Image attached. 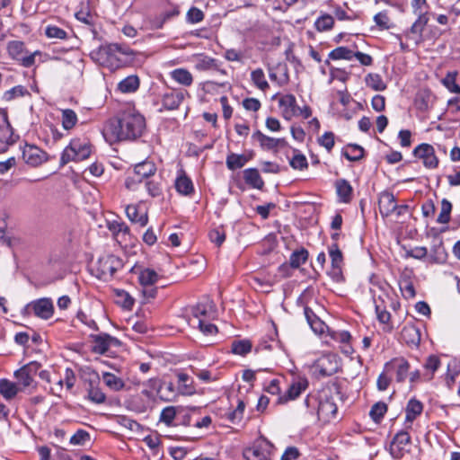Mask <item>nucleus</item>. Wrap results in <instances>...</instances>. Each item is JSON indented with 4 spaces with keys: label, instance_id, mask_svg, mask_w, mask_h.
Returning <instances> with one entry per match:
<instances>
[{
    "label": "nucleus",
    "instance_id": "7c9ffc66",
    "mask_svg": "<svg viewBox=\"0 0 460 460\" xmlns=\"http://www.w3.org/2000/svg\"><path fill=\"white\" fill-rule=\"evenodd\" d=\"M447 259V252L440 241L431 247L429 260L431 263L443 264Z\"/></svg>",
    "mask_w": 460,
    "mask_h": 460
},
{
    "label": "nucleus",
    "instance_id": "9d476101",
    "mask_svg": "<svg viewBox=\"0 0 460 460\" xmlns=\"http://www.w3.org/2000/svg\"><path fill=\"white\" fill-rule=\"evenodd\" d=\"M413 155L421 159L425 167L429 169L437 168L438 159L435 155L434 147L426 143H422L413 149Z\"/></svg>",
    "mask_w": 460,
    "mask_h": 460
},
{
    "label": "nucleus",
    "instance_id": "473e14b6",
    "mask_svg": "<svg viewBox=\"0 0 460 460\" xmlns=\"http://www.w3.org/2000/svg\"><path fill=\"white\" fill-rule=\"evenodd\" d=\"M126 214L128 218L133 222L139 224L140 226H145L148 222V217L146 213H143L141 215L138 214V208L135 205H128L126 208Z\"/></svg>",
    "mask_w": 460,
    "mask_h": 460
},
{
    "label": "nucleus",
    "instance_id": "4468645a",
    "mask_svg": "<svg viewBox=\"0 0 460 460\" xmlns=\"http://www.w3.org/2000/svg\"><path fill=\"white\" fill-rule=\"evenodd\" d=\"M22 158L28 164L37 166L47 160V154L36 146L25 145Z\"/></svg>",
    "mask_w": 460,
    "mask_h": 460
},
{
    "label": "nucleus",
    "instance_id": "cd10ccee",
    "mask_svg": "<svg viewBox=\"0 0 460 460\" xmlns=\"http://www.w3.org/2000/svg\"><path fill=\"white\" fill-rule=\"evenodd\" d=\"M144 388L141 393L149 400H155L158 396L161 388V380L157 377L150 378L143 384Z\"/></svg>",
    "mask_w": 460,
    "mask_h": 460
},
{
    "label": "nucleus",
    "instance_id": "bf43d9fd",
    "mask_svg": "<svg viewBox=\"0 0 460 460\" xmlns=\"http://www.w3.org/2000/svg\"><path fill=\"white\" fill-rule=\"evenodd\" d=\"M440 366V360L437 356H429L426 363L424 364V367L427 371H429L430 373L428 375L427 379L430 380L433 378L434 373L438 370V368Z\"/></svg>",
    "mask_w": 460,
    "mask_h": 460
},
{
    "label": "nucleus",
    "instance_id": "20e7f679",
    "mask_svg": "<svg viewBox=\"0 0 460 460\" xmlns=\"http://www.w3.org/2000/svg\"><path fill=\"white\" fill-rule=\"evenodd\" d=\"M274 449V445L261 436L243 449V456L246 460H272Z\"/></svg>",
    "mask_w": 460,
    "mask_h": 460
},
{
    "label": "nucleus",
    "instance_id": "774afa93",
    "mask_svg": "<svg viewBox=\"0 0 460 460\" xmlns=\"http://www.w3.org/2000/svg\"><path fill=\"white\" fill-rule=\"evenodd\" d=\"M15 377L18 380V383L22 385L23 387L30 386L33 382V377L30 376L24 369L22 367L15 371L14 373Z\"/></svg>",
    "mask_w": 460,
    "mask_h": 460
},
{
    "label": "nucleus",
    "instance_id": "412c9836",
    "mask_svg": "<svg viewBox=\"0 0 460 460\" xmlns=\"http://www.w3.org/2000/svg\"><path fill=\"white\" fill-rule=\"evenodd\" d=\"M401 339L410 347H418L420 342V332L414 324H406L402 329Z\"/></svg>",
    "mask_w": 460,
    "mask_h": 460
},
{
    "label": "nucleus",
    "instance_id": "69168bd1",
    "mask_svg": "<svg viewBox=\"0 0 460 460\" xmlns=\"http://www.w3.org/2000/svg\"><path fill=\"white\" fill-rule=\"evenodd\" d=\"M176 415V410L173 406L164 408L160 415V421L171 426Z\"/></svg>",
    "mask_w": 460,
    "mask_h": 460
},
{
    "label": "nucleus",
    "instance_id": "0e129e2a",
    "mask_svg": "<svg viewBox=\"0 0 460 460\" xmlns=\"http://www.w3.org/2000/svg\"><path fill=\"white\" fill-rule=\"evenodd\" d=\"M428 256V249L424 246H417L412 249L407 250L405 258H413L422 260Z\"/></svg>",
    "mask_w": 460,
    "mask_h": 460
},
{
    "label": "nucleus",
    "instance_id": "6e6d98bb",
    "mask_svg": "<svg viewBox=\"0 0 460 460\" xmlns=\"http://www.w3.org/2000/svg\"><path fill=\"white\" fill-rule=\"evenodd\" d=\"M107 228L113 234V235H118L119 234H128L129 228L123 222L119 220H112L107 222Z\"/></svg>",
    "mask_w": 460,
    "mask_h": 460
},
{
    "label": "nucleus",
    "instance_id": "6ab92c4d",
    "mask_svg": "<svg viewBox=\"0 0 460 460\" xmlns=\"http://www.w3.org/2000/svg\"><path fill=\"white\" fill-rule=\"evenodd\" d=\"M380 214L383 217H387L394 214L396 208V199L392 192L384 191L380 194L378 199Z\"/></svg>",
    "mask_w": 460,
    "mask_h": 460
},
{
    "label": "nucleus",
    "instance_id": "5fc2aeb1",
    "mask_svg": "<svg viewBox=\"0 0 460 460\" xmlns=\"http://www.w3.org/2000/svg\"><path fill=\"white\" fill-rule=\"evenodd\" d=\"M252 349V343L248 340L234 341L232 343V352L236 355L244 356Z\"/></svg>",
    "mask_w": 460,
    "mask_h": 460
},
{
    "label": "nucleus",
    "instance_id": "37998d69",
    "mask_svg": "<svg viewBox=\"0 0 460 460\" xmlns=\"http://www.w3.org/2000/svg\"><path fill=\"white\" fill-rule=\"evenodd\" d=\"M328 58L332 60H351L353 58V51L347 47H338L329 53Z\"/></svg>",
    "mask_w": 460,
    "mask_h": 460
},
{
    "label": "nucleus",
    "instance_id": "f257e3e1",
    "mask_svg": "<svg viewBox=\"0 0 460 460\" xmlns=\"http://www.w3.org/2000/svg\"><path fill=\"white\" fill-rule=\"evenodd\" d=\"M145 128L144 116L134 108H128L109 122L105 128V137L111 142L136 140L142 136Z\"/></svg>",
    "mask_w": 460,
    "mask_h": 460
},
{
    "label": "nucleus",
    "instance_id": "bb28decb",
    "mask_svg": "<svg viewBox=\"0 0 460 460\" xmlns=\"http://www.w3.org/2000/svg\"><path fill=\"white\" fill-rule=\"evenodd\" d=\"M140 81L137 75H131L118 84V90L122 93H135L139 88Z\"/></svg>",
    "mask_w": 460,
    "mask_h": 460
},
{
    "label": "nucleus",
    "instance_id": "c85d7f7f",
    "mask_svg": "<svg viewBox=\"0 0 460 460\" xmlns=\"http://www.w3.org/2000/svg\"><path fill=\"white\" fill-rule=\"evenodd\" d=\"M423 411V404L416 399H411L405 409V421L412 423V421L421 414Z\"/></svg>",
    "mask_w": 460,
    "mask_h": 460
},
{
    "label": "nucleus",
    "instance_id": "2f4dec72",
    "mask_svg": "<svg viewBox=\"0 0 460 460\" xmlns=\"http://www.w3.org/2000/svg\"><path fill=\"white\" fill-rule=\"evenodd\" d=\"M171 77L183 86H190L193 83L191 73L185 68H176L170 73Z\"/></svg>",
    "mask_w": 460,
    "mask_h": 460
},
{
    "label": "nucleus",
    "instance_id": "4be33fe9",
    "mask_svg": "<svg viewBox=\"0 0 460 460\" xmlns=\"http://www.w3.org/2000/svg\"><path fill=\"white\" fill-rule=\"evenodd\" d=\"M156 172L155 164L151 161H144L135 165L134 173L138 178V181L150 179Z\"/></svg>",
    "mask_w": 460,
    "mask_h": 460
},
{
    "label": "nucleus",
    "instance_id": "58836bf2",
    "mask_svg": "<svg viewBox=\"0 0 460 460\" xmlns=\"http://www.w3.org/2000/svg\"><path fill=\"white\" fill-rule=\"evenodd\" d=\"M251 80L258 89L263 92L270 88L269 83L267 82L264 72L261 68H257L252 71Z\"/></svg>",
    "mask_w": 460,
    "mask_h": 460
},
{
    "label": "nucleus",
    "instance_id": "9b49d317",
    "mask_svg": "<svg viewBox=\"0 0 460 460\" xmlns=\"http://www.w3.org/2000/svg\"><path fill=\"white\" fill-rule=\"evenodd\" d=\"M386 372H395L396 381L402 383L409 376L411 369L410 363L402 357L394 358L385 365Z\"/></svg>",
    "mask_w": 460,
    "mask_h": 460
},
{
    "label": "nucleus",
    "instance_id": "13d9d810",
    "mask_svg": "<svg viewBox=\"0 0 460 460\" xmlns=\"http://www.w3.org/2000/svg\"><path fill=\"white\" fill-rule=\"evenodd\" d=\"M399 285H400V289L402 291V294L406 299H411V298L415 297V296H416L415 288H414L412 282L410 279H402L400 281Z\"/></svg>",
    "mask_w": 460,
    "mask_h": 460
},
{
    "label": "nucleus",
    "instance_id": "dca6fc26",
    "mask_svg": "<svg viewBox=\"0 0 460 460\" xmlns=\"http://www.w3.org/2000/svg\"><path fill=\"white\" fill-rule=\"evenodd\" d=\"M252 138L259 142L260 146L264 150H273L279 146L284 147L288 144L285 138L271 137L264 135L260 130L253 132Z\"/></svg>",
    "mask_w": 460,
    "mask_h": 460
},
{
    "label": "nucleus",
    "instance_id": "338daca9",
    "mask_svg": "<svg viewBox=\"0 0 460 460\" xmlns=\"http://www.w3.org/2000/svg\"><path fill=\"white\" fill-rule=\"evenodd\" d=\"M90 440V434L84 430H77L70 438V443L73 445H84L86 442Z\"/></svg>",
    "mask_w": 460,
    "mask_h": 460
},
{
    "label": "nucleus",
    "instance_id": "7ed1b4c3",
    "mask_svg": "<svg viewBox=\"0 0 460 460\" xmlns=\"http://www.w3.org/2000/svg\"><path fill=\"white\" fill-rule=\"evenodd\" d=\"M92 153V146L86 138H73L64 149L60 164L65 165L69 162H79L87 159Z\"/></svg>",
    "mask_w": 460,
    "mask_h": 460
},
{
    "label": "nucleus",
    "instance_id": "4d7b16f0",
    "mask_svg": "<svg viewBox=\"0 0 460 460\" xmlns=\"http://www.w3.org/2000/svg\"><path fill=\"white\" fill-rule=\"evenodd\" d=\"M88 398L95 403H102L106 400L105 394L99 387L95 386L93 382L90 383L88 389Z\"/></svg>",
    "mask_w": 460,
    "mask_h": 460
},
{
    "label": "nucleus",
    "instance_id": "a19ab883",
    "mask_svg": "<svg viewBox=\"0 0 460 460\" xmlns=\"http://www.w3.org/2000/svg\"><path fill=\"white\" fill-rule=\"evenodd\" d=\"M365 82L367 87L375 91H384L386 88L381 75L378 74L369 73L366 75Z\"/></svg>",
    "mask_w": 460,
    "mask_h": 460
},
{
    "label": "nucleus",
    "instance_id": "aec40b11",
    "mask_svg": "<svg viewBox=\"0 0 460 460\" xmlns=\"http://www.w3.org/2000/svg\"><path fill=\"white\" fill-rule=\"evenodd\" d=\"M31 306L35 315L38 317L42 319H49L53 315V304L52 301L49 298L39 299L33 302Z\"/></svg>",
    "mask_w": 460,
    "mask_h": 460
},
{
    "label": "nucleus",
    "instance_id": "a878e982",
    "mask_svg": "<svg viewBox=\"0 0 460 460\" xmlns=\"http://www.w3.org/2000/svg\"><path fill=\"white\" fill-rule=\"evenodd\" d=\"M252 157V155H238L234 153H230L226 156V167L231 170L234 171L236 169H240L245 165V164L250 161Z\"/></svg>",
    "mask_w": 460,
    "mask_h": 460
},
{
    "label": "nucleus",
    "instance_id": "ea45409f",
    "mask_svg": "<svg viewBox=\"0 0 460 460\" xmlns=\"http://www.w3.org/2000/svg\"><path fill=\"white\" fill-rule=\"evenodd\" d=\"M18 393L17 385L7 380L2 379L0 381V394L7 400L13 399Z\"/></svg>",
    "mask_w": 460,
    "mask_h": 460
},
{
    "label": "nucleus",
    "instance_id": "e433bc0d",
    "mask_svg": "<svg viewBox=\"0 0 460 460\" xmlns=\"http://www.w3.org/2000/svg\"><path fill=\"white\" fill-rule=\"evenodd\" d=\"M193 328H199V331L207 336L215 335L217 332V327L210 323H207L204 319L196 320L192 319L190 325Z\"/></svg>",
    "mask_w": 460,
    "mask_h": 460
},
{
    "label": "nucleus",
    "instance_id": "393cba45",
    "mask_svg": "<svg viewBox=\"0 0 460 460\" xmlns=\"http://www.w3.org/2000/svg\"><path fill=\"white\" fill-rule=\"evenodd\" d=\"M243 179L248 185L254 189L262 190L264 187V181L256 168H248L244 170Z\"/></svg>",
    "mask_w": 460,
    "mask_h": 460
},
{
    "label": "nucleus",
    "instance_id": "423d86ee",
    "mask_svg": "<svg viewBox=\"0 0 460 460\" xmlns=\"http://www.w3.org/2000/svg\"><path fill=\"white\" fill-rule=\"evenodd\" d=\"M122 266V261L117 256L111 254L102 256L96 264L97 278L108 281Z\"/></svg>",
    "mask_w": 460,
    "mask_h": 460
},
{
    "label": "nucleus",
    "instance_id": "3c124183",
    "mask_svg": "<svg viewBox=\"0 0 460 460\" xmlns=\"http://www.w3.org/2000/svg\"><path fill=\"white\" fill-rule=\"evenodd\" d=\"M332 261V267L341 266L343 263V255L337 243H332L328 248Z\"/></svg>",
    "mask_w": 460,
    "mask_h": 460
},
{
    "label": "nucleus",
    "instance_id": "f704fd0d",
    "mask_svg": "<svg viewBox=\"0 0 460 460\" xmlns=\"http://www.w3.org/2000/svg\"><path fill=\"white\" fill-rule=\"evenodd\" d=\"M138 279L143 287H151L158 281L159 276L154 270L146 268L140 271Z\"/></svg>",
    "mask_w": 460,
    "mask_h": 460
},
{
    "label": "nucleus",
    "instance_id": "0eeeda50",
    "mask_svg": "<svg viewBox=\"0 0 460 460\" xmlns=\"http://www.w3.org/2000/svg\"><path fill=\"white\" fill-rule=\"evenodd\" d=\"M90 339L93 343L92 351L95 354L104 355L111 348L120 345V341L117 338L105 332L91 334Z\"/></svg>",
    "mask_w": 460,
    "mask_h": 460
},
{
    "label": "nucleus",
    "instance_id": "2eb2a0df",
    "mask_svg": "<svg viewBox=\"0 0 460 460\" xmlns=\"http://www.w3.org/2000/svg\"><path fill=\"white\" fill-rule=\"evenodd\" d=\"M279 106L285 119L290 120L293 117H296L298 106L293 94L281 95L279 99Z\"/></svg>",
    "mask_w": 460,
    "mask_h": 460
},
{
    "label": "nucleus",
    "instance_id": "ddd939ff",
    "mask_svg": "<svg viewBox=\"0 0 460 460\" xmlns=\"http://www.w3.org/2000/svg\"><path fill=\"white\" fill-rule=\"evenodd\" d=\"M337 410V405L331 397L327 395L324 397L321 396L317 409L319 420L329 421L332 418L335 417Z\"/></svg>",
    "mask_w": 460,
    "mask_h": 460
},
{
    "label": "nucleus",
    "instance_id": "79ce46f5",
    "mask_svg": "<svg viewBox=\"0 0 460 460\" xmlns=\"http://www.w3.org/2000/svg\"><path fill=\"white\" fill-rule=\"evenodd\" d=\"M158 397L164 402H171L175 399L176 392L172 383H163L161 381V388Z\"/></svg>",
    "mask_w": 460,
    "mask_h": 460
},
{
    "label": "nucleus",
    "instance_id": "b1692460",
    "mask_svg": "<svg viewBox=\"0 0 460 460\" xmlns=\"http://www.w3.org/2000/svg\"><path fill=\"white\" fill-rule=\"evenodd\" d=\"M195 68L199 71H207L214 69L219 71L223 75L226 74V70L219 68L217 59L204 55L199 56L195 63Z\"/></svg>",
    "mask_w": 460,
    "mask_h": 460
},
{
    "label": "nucleus",
    "instance_id": "72a5a7b5",
    "mask_svg": "<svg viewBox=\"0 0 460 460\" xmlns=\"http://www.w3.org/2000/svg\"><path fill=\"white\" fill-rule=\"evenodd\" d=\"M146 189L148 194L153 198L163 196V181L161 177L147 179L146 181Z\"/></svg>",
    "mask_w": 460,
    "mask_h": 460
},
{
    "label": "nucleus",
    "instance_id": "603ef678",
    "mask_svg": "<svg viewBox=\"0 0 460 460\" xmlns=\"http://www.w3.org/2000/svg\"><path fill=\"white\" fill-rule=\"evenodd\" d=\"M452 211V204L447 199H443L441 201L440 213L437 218V222L439 224H447L450 220V214Z\"/></svg>",
    "mask_w": 460,
    "mask_h": 460
},
{
    "label": "nucleus",
    "instance_id": "4c0bfd02",
    "mask_svg": "<svg viewBox=\"0 0 460 460\" xmlns=\"http://www.w3.org/2000/svg\"><path fill=\"white\" fill-rule=\"evenodd\" d=\"M308 251L305 248L294 251L289 257V264L292 268L297 269L305 263L308 259Z\"/></svg>",
    "mask_w": 460,
    "mask_h": 460
},
{
    "label": "nucleus",
    "instance_id": "6e6552de",
    "mask_svg": "<svg viewBox=\"0 0 460 460\" xmlns=\"http://www.w3.org/2000/svg\"><path fill=\"white\" fill-rule=\"evenodd\" d=\"M15 141L13 128L8 121L7 112L0 109V153L5 152Z\"/></svg>",
    "mask_w": 460,
    "mask_h": 460
},
{
    "label": "nucleus",
    "instance_id": "052dcab7",
    "mask_svg": "<svg viewBox=\"0 0 460 460\" xmlns=\"http://www.w3.org/2000/svg\"><path fill=\"white\" fill-rule=\"evenodd\" d=\"M45 34L48 38L65 40L67 37V33L65 30L55 26L48 25L45 30Z\"/></svg>",
    "mask_w": 460,
    "mask_h": 460
},
{
    "label": "nucleus",
    "instance_id": "39448f33",
    "mask_svg": "<svg viewBox=\"0 0 460 460\" xmlns=\"http://www.w3.org/2000/svg\"><path fill=\"white\" fill-rule=\"evenodd\" d=\"M6 49L8 55L24 67L32 66L35 64V58L41 55V52L39 50L33 53H28L25 49L24 43L20 40L9 41Z\"/></svg>",
    "mask_w": 460,
    "mask_h": 460
},
{
    "label": "nucleus",
    "instance_id": "c756f323",
    "mask_svg": "<svg viewBox=\"0 0 460 460\" xmlns=\"http://www.w3.org/2000/svg\"><path fill=\"white\" fill-rule=\"evenodd\" d=\"M336 190L340 200L343 203H349L352 198V187L349 182L344 179L336 181Z\"/></svg>",
    "mask_w": 460,
    "mask_h": 460
},
{
    "label": "nucleus",
    "instance_id": "5701e85b",
    "mask_svg": "<svg viewBox=\"0 0 460 460\" xmlns=\"http://www.w3.org/2000/svg\"><path fill=\"white\" fill-rule=\"evenodd\" d=\"M176 190L185 196L191 195L194 192V186L190 178L183 171H181L175 180Z\"/></svg>",
    "mask_w": 460,
    "mask_h": 460
},
{
    "label": "nucleus",
    "instance_id": "c03bdc74",
    "mask_svg": "<svg viewBox=\"0 0 460 460\" xmlns=\"http://www.w3.org/2000/svg\"><path fill=\"white\" fill-rule=\"evenodd\" d=\"M102 380L105 385L113 391H119L124 387V382L121 378L118 377L111 373H104L102 375Z\"/></svg>",
    "mask_w": 460,
    "mask_h": 460
},
{
    "label": "nucleus",
    "instance_id": "680f3d73",
    "mask_svg": "<svg viewBox=\"0 0 460 460\" xmlns=\"http://www.w3.org/2000/svg\"><path fill=\"white\" fill-rule=\"evenodd\" d=\"M335 136L332 132H325L318 138L320 146H323L328 152H331L335 144Z\"/></svg>",
    "mask_w": 460,
    "mask_h": 460
},
{
    "label": "nucleus",
    "instance_id": "1a4fd4ad",
    "mask_svg": "<svg viewBox=\"0 0 460 460\" xmlns=\"http://www.w3.org/2000/svg\"><path fill=\"white\" fill-rule=\"evenodd\" d=\"M339 364L335 356L326 355L320 358L314 365V372L318 377L331 376L338 372Z\"/></svg>",
    "mask_w": 460,
    "mask_h": 460
},
{
    "label": "nucleus",
    "instance_id": "de8ad7c7",
    "mask_svg": "<svg viewBox=\"0 0 460 460\" xmlns=\"http://www.w3.org/2000/svg\"><path fill=\"white\" fill-rule=\"evenodd\" d=\"M418 15L417 20L413 22L411 25L410 31L412 34H417L419 36H421L424 28L426 27L428 22H429V16L428 13H420Z\"/></svg>",
    "mask_w": 460,
    "mask_h": 460
},
{
    "label": "nucleus",
    "instance_id": "f3484780",
    "mask_svg": "<svg viewBox=\"0 0 460 460\" xmlns=\"http://www.w3.org/2000/svg\"><path fill=\"white\" fill-rule=\"evenodd\" d=\"M307 386L308 383L305 379L292 383L285 394L277 397L276 403L284 404L288 401L296 399Z\"/></svg>",
    "mask_w": 460,
    "mask_h": 460
},
{
    "label": "nucleus",
    "instance_id": "f03ea898",
    "mask_svg": "<svg viewBox=\"0 0 460 460\" xmlns=\"http://www.w3.org/2000/svg\"><path fill=\"white\" fill-rule=\"evenodd\" d=\"M134 55L133 49L128 46L118 43L102 45L91 53V57L95 62L110 70H116L123 66L127 62L126 58Z\"/></svg>",
    "mask_w": 460,
    "mask_h": 460
},
{
    "label": "nucleus",
    "instance_id": "c9c22d12",
    "mask_svg": "<svg viewBox=\"0 0 460 460\" xmlns=\"http://www.w3.org/2000/svg\"><path fill=\"white\" fill-rule=\"evenodd\" d=\"M342 155L349 161H358L364 156V149L360 146L350 144L343 149Z\"/></svg>",
    "mask_w": 460,
    "mask_h": 460
},
{
    "label": "nucleus",
    "instance_id": "a18cd8bd",
    "mask_svg": "<svg viewBox=\"0 0 460 460\" xmlns=\"http://www.w3.org/2000/svg\"><path fill=\"white\" fill-rule=\"evenodd\" d=\"M77 115L71 109L62 110V126L64 129L69 130L77 123Z\"/></svg>",
    "mask_w": 460,
    "mask_h": 460
},
{
    "label": "nucleus",
    "instance_id": "e2e57ef3",
    "mask_svg": "<svg viewBox=\"0 0 460 460\" xmlns=\"http://www.w3.org/2000/svg\"><path fill=\"white\" fill-rule=\"evenodd\" d=\"M117 303L121 305L126 309H131L134 305V299L130 296V295L124 290L117 291Z\"/></svg>",
    "mask_w": 460,
    "mask_h": 460
},
{
    "label": "nucleus",
    "instance_id": "8fccbe9b",
    "mask_svg": "<svg viewBox=\"0 0 460 460\" xmlns=\"http://www.w3.org/2000/svg\"><path fill=\"white\" fill-rule=\"evenodd\" d=\"M334 25V19L332 15L324 13L318 17L314 22V27L318 31L331 30Z\"/></svg>",
    "mask_w": 460,
    "mask_h": 460
},
{
    "label": "nucleus",
    "instance_id": "09e8293b",
    "mask_svg": "<svg viewBox=\"0 0 460 460\" xmlns=\"http://www.w3.org/2000/svg\"><path fill=\"white\" fill-rule=\"evenodd\" d=\"M386 411L387 405L383 402H377L371 407L369 415L376 423H379Z\"/></svg>",
    "mask_w": 460,
    "mask_h": 460
},
{
    "label": "nucleus",
    "instance_id": "f8f14e48",
    "mask_svg": "<svg viewBox=\"0 0 460 460\" xmlns=\"http://www.w3.org/2000/svg\"><path fill=\"white\" fill-rule=\"evenodd\" d=\"M214 305L211 301L206 300L204 302H199L196 305L190 308V314H188L187 322L189 325H190V322L192 319L201 320L204 319L207 321L209 319L211 314L214 313Z\"/></svg>",
    "mask_w": 460,
    "mask_h": 460
},
{
    "label": "nucleus",
    "instance_id": "a211bd4d",
    "mask_svg": "<svg viewBox=\"0 0 460 460\" xmlns=\"http://www.w3.org/2000/svg\"><path fill=\"white\" fill-rule=\"evenodd\" d=\"M187 92L182 90H172L165 93L162 97L163 108L167 111H173L179 108Z\"/></svg>",
    "mask_w": 460,
    "mask_h": 460
},
{
    "label": "nucleus",
    "instance_id": "864d4df0",
    "mask_svg": "<svg viewBox=\"0 0 460 460\" xmlns=\"http://www.w3.org/2000/svg\"><path fill=\"white\" fill-rule=\"evenodd\" d=\"M289 164L294 170L303 171L308 168L306 157L296 150H295V155L290 159Z\"/></svg>",
    "mask_w": 460,
    "mask_h": 460
},
{
    "label": "nucleus",
    "instance_id": "49530a36",
    "mask_svg": "<svg viewBox=\"0 0 460 460\" xmlns=\"http://www.w3.org/2000/svg\"><path fill=\"white\" fill-rule=\"evenodd\" d=\"M457 72H448L442 79L443 85L451 93H460V86L456 84Z\"/></svg>",
    "mask_w": 460,
    "mask_h": 460
}]
</instances>
